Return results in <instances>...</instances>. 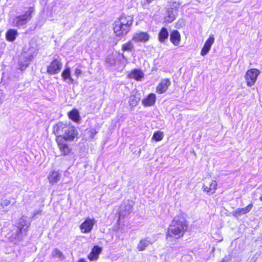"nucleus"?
Returning <instances> with one entry per match:
<instances>
[{"mask_svg":"<svg viewBox=\"0 0 262 262\" xmlns=\"http://www.w3.org/2000/svg\"><path fill=\"white\" fill-rule=\"evenodd\" d=\"M77 262H86L84 258H80L78 260Z\"/></svg>","mask_w":262,"mask_h":262,"instance_id":"nucleus-34","label":"nucleus"},{"mask_svg":"<svg viewBox=\"0 0 262 262\" xmlns=\"http://www.w3.org/2000/svg\"><path fill=\"white\" fill-rule=\"evenodd\" d=\"M102 248L98 245L94 246L88 255V258L90 261L97 260L99 257V254L102 252Z\"/></svg>","mask_w":262,"mask_h":262,"instance_id":"nucleus-15","label":"nucleus"},{"mask_svg":"<svg viewBox=\"0 0 262 262\" xmlns=\"http://www.w3.org/2000/svg\"><path fill=\"white\" fill-rule=\"evenodd\" d=\"M189 228L188 223L181 215L173 218L169 225L166 234V239L172 241L182 237Z\"/></svg>","mask_w":262,"mask_h":262,"instance_id":"nucleus-1","label":"nucleus"},{"mask_svg":"<svg viewBox=\"0 0 262 262\" xmlns=\"http://www.w3.org/2000/svg\"><path fill=\"white\" fill-rule=\"evenodd\" d=\"M52 133L56 137L55 140L60 137L65 138L69 136L78 135V132L74 126L62 121H59L53 125Z\"/></svg>","mask_w":262,"mask_h":262,"instance_id":"nucleus-3","label":"nucleus"},{"mask_svg":"<svg viewBox=\"0 0 262 262\" xmlns=\"http://www.w3.org/2000/svg\"><path fill=\"white\" fill-rule=\"evenodd\" d=\"M171 84V81L168 78L162 79L156 87V92L159 94L165 93Z\"/></svg>","mask_w":262,"mask_h":262,"instance_id":"nucleus-10","label":"nucleus"},{"mask_svg":"<svg viewBox=\"0 0 262 262\" xmlns=\"http://www.w3.org/2000/svg\"><path fill=\"white\" fill-rule=\"evenodd\" d=\"M96 223V221L94 218L86 217L79 225L81 232L84 234L90 233L93 229Z\"/></svg>","mask_w":262,"mask_h":262,"instance_id":"nucleus-8","label":"nucleus"},{"mask_svg":"<svg viewBox=\"0 0 262 262\" xmlns=\"http://www.w3.org/2000/svg\"><path fill=\"white\" fill-rule=\"evenodd\" d=\"M156 101V94L154 93H150L142 100V104L144 107H150L154 105Z\"/></svg>","mask_w":262,"mask_h":262,"instance_id":"nucleus-11","label":"nucleus"},{"mask_svg":"<svg viewBox=\"0 0 262 262\" xmlns=\"http://www.w3.org/2000/svg\"><path fill=\"white\" fill-rule=\"evenodd\" d=\"M28 66V64L24 63L22 62L19 63V69L21 71L25 70Z\"/></svg>","mask_w":262,"mask_h":262,"instance_id":"nucleus-32","label":"nucleus"},{"mask_svg":"<svg viewBox=\"0 0 262 262\" xmlns=\"http://www.w3.org/2000/svg\"><path fill=\"white\" fill-rule=\"evenodd\" d=\"M61 77L64 80H69L71 83H73L74 80L71 77V71L69 67H66L61 73Z\"/></svg>","mask_w":262,"mask_h":262,"instance_id":"nucleus-24","label":"nucleus"},{"mask_svg":"<svg viewBox=\"0 0 262 262\" xmlns=\"http://www.w3.org/2000/svg\"><path fill=\"white\" fill-rule=\"evenodd\" d=\"M61 59L54 58L47 67V72L49 75L58 74L62 68Z\"/></svg>","mask_w":262,"mask_h":262,"instance_id":"nucleus-6","label":"nucleus"},{"mask_svg":"<svg viewBox=\"0 0 262 262\" xmlns=\"http://www.w3.org/2000/svg\"><path fill=\"white\" fill-rule=\"evenodd\" d=\"M10 203H11V201L10 200L8 199H4L2 200L1 203H0V205L2 208H4L10 205Z\"/></svg>","mask_w":262,"mask_h":262,"instance_id":"nucleus-29","label":"nucleus"},{"mask_svg":"<svg viewBox=\"0 0 262 262\" xmlns=\"http://www.w3.org/2000/svg\"><path fill=\"white\" fill-rule=\"evenodd\" d=\"M106 62L110 63L111 62V59L110 58H106Z\"/></svg>","mask_w":262,"mask_h":262,"instance_id":"nucleus-35","label":"nucleus"},{"mask_svg":"<svg viewBox=\"0 0 262 262\" xmlns=\"http://www.w3.org/2000/svg\"><path fill=\"white\" fill-rule=\"evenodd\" d=\"M75 75L78 77L81 74V70L80 69H76L75 70Z\"/></svg>","mask_w":262,"mask_h":262,"instance_id":"nucleus-33","label":"nucleus"},{"mask_svg":"<svg viewBox=\"0 0 262 262\" xmlns=\"http://www.w3.org/2000/svg\"><path fill=\"white\" fill-rule=\"evenodd\" d=\"M52 256L54 257H58L61 259L64 258L62 253L57 249H55L52 252Z\"/></svg>","mask_w":262,"mask_h":262,"instance_id":"nucleus-27","label":"nucleus"},{"mask_svg":"<svg viewBox=\"0 0 262 262\" xmlns=\"http://www.w3.org/2000/svg\"><path fill=\"white\" fill-rule=\"evenodd\" d=\"M26 225V224L23 223H19L18 225L17 226L18 230L16 232V236L17 237H19V235L23 233V230H24V226Z\"/></svg>","mask_w":262,"mask_h":262,"instance_id":"nucleus-28","label":"nucleus"},{"mask_svg":"<svg viewBox=\"0 0 262 262\" xmlns=\"http://www.w3.org/2000/svg\"><path fill=\"white\" fill-rule=\"evenodd\" d=\"M214 42V37L213 34L209 35L208 38L205 41L204 46L201 51V55L205 56L210 51L211 47Z\"/></svg>","mask_w":262,"mask_h":262,"instance_id":"nucleus-13","label":"nucleus"},{"mask_svg":"<svg viewBox=\"0 0 262 262\" xmlns=\"http://www.w3.org/2000/svg\"><path fill=\"white\" fill-rule=\"evenodd\" d=\"M133 23L134 17L132 15L121 14L113 24V30L115 35L118 37L125 36L131 30Z\"/></svg>","mask_w":262,"mask_h":262,"instance_id":"nucleus-2","label":"nucleus"},{"mask_svg":"<svg viewBox=\"0 0 262 262\" xmlns=\"http://www.w3.org/2000/svg\"><path fill=\"white\" fill-rule=\"evenodd\" d=\"M259 200L262 201V195L259 197Z\"/></svg>","mask_w":262,"mask_h":262,"instance_id":"nucleus-36","label":"nucleus"},{"mask_svg":"<svg viewBox=\"0 0 262 262\" xmlns=\"http://www.w3.org/2000/svg\"><path fill=\"white\" fill-rule=\"evenodd\" d=\"M97 134V131L95 128H90L88 130V134L89 137L93 138Z\"/></svg>","mask_w":262,"mask_h":262,"instance_id":"nucleus-30","label":"nucleus"},{"mask_svg":"<svg viewBox=\"0 0 262 262\" xmlns=\"http://www.w3.org/2000/svg\"><path fill=\"white\" fill-rule=\"evenodd\" d=\"M181 40V36L178 30H174L170 32V41L174 46H179Z\"/></svg>","mask_w":262,"mask_h":262,"instance_id":"nucleus-16","label":"nucleus"},{"mask_svg":"<svg viewBox=\"0 0 262 262\" xmlns=\"http://www.w3.org/2000/svg\"><path fill=\"white\" fill-rule=\"evenodd\" d=\"M69 118L75 122H78L80 120L79 112L77 110L74 108L68 113Z\"/></svg>","mask_w":262,"mask_h":262,"instance_id":"nucleus-23","label":"nucleus"},{"mask_svg":"<svg viewBox=\"0 0 262 262\" xmlns=\"http://www.w3.org/2000/svg\"><path fill=\"white\" fill-rule=\"evenodd\" d=\"M60 178V174L57 171H52L48 176V179L51 185H54L57 183Z\"/></svg>","mask_w":262,"mask_h":262,"instance_id":"nucleus-19","label":"nucleus"},{"mask_svg":"<svg viewBox=\"0 0 262 262\" xmlns=\"http://www.w3.org/2000/svg\"><path fill=\"white\" fill-rule=\"evenodd\" d=\"M168 32L165 27H162L158 33V40L160 42H164L168 37Z\"/></svg>","mask_w":262,"mask_h":262,"instance_id":"nucleus-22","label":"nucleus"},{"mask_svg":"<svg viewBox=\"0 0 262 262\" xmlns=\"http://www.w3.org/2000/svg\"><path fill=\"white\" fill-rule=\"evenodd\" d=\"M149 39V35L148 33L145 32H139L135 33L132 40L137 42H145Z\"/></svg>","mask_w":262,"mask_h":262,"instance_id":"nucleus-14","label":"nucleus"},{"mask_svg":"<svg viewBox=\"0 0 262 262\" xmlns=\"http://www.w3.org/2000/svg\"><path fill=\"white\" fill-rule=\"evenodd\" d=\"M129 103V105L132 106H136L138 104V100H137L135 96H132L130 97Z\"/></svg>","mask_w":262,"mask_h":262,"instance_id":"nucleus-31","label":"nucleus"},{"mask_svg":"<svg viewBox=\"0 0 262 262\" xmlns=\"http://www.w3.org/2000/svg\"><path fill=\"white\" fill-rule=\"evenodd\" d=\"M217 181L210 176L206 177L203 179L202 190L208 195L215 193L217 189Z\"/></svg>","mask_w":262,"mask_h":262,"instance_id":"nucleus-5","label":"nucleus"},{"mask_svg":"<svg viewBox=\"0 0 262 262\" xmlns=\"http://www.w3.org/2000/svg\"><path fill=\"white\" fill-rule=\"evenodd\" d=\"M32 11H28L23 15H19L15 17L14 23V26L19 27L20 26H24L27 24L28 21L32 18Z\"/></svg>","mask_w":262,"mask_h":262,"instance_id":"nucleus-9","label":"nucleus"},{"mask_svg":"<svg viewBox=\"0 0 262 262\" xmlns=\"http://www.w3.org/2000/svg\"><path fill=\"white\" fill-rule=\"evenodd\" d=\"M134 49V45L131 41L129 40L126 42L123 43L121 46V50L123 52L132 51Z\"/></svg>","mask_w":262,"mask_h":262,"instance_id":"nucleus-25","label":"nucleus"},{"mask_svg":"<svg viewBox=\"0 0 262 262\" xmlns=\"http://www.w3.org/2000/svg\"><path fill=\"white\" fill-rule=\"evenodd\" d=\"M129 78H133L136 81H141L144 77V73L139 69H135L130 71L128 75Z\"/></svg>","mask_w":262,"mask_h":262,"instance_id":"nucleus-18","label":"nucleus"},{"mask_svg":"<svg viewBox=\"0 0 262 262\" xmlns=\"http://www.w3.org/2000/svg\"><path fill=\"white\" fill-rule=\"evenodd\" d=\"M77 136H69L64 138H58L55 140L57 147L62 156H70L73 154V148L68 141H73Z\"/></svg>","mask_w":262,"mask_h":262,"instance_id":"nucleus-4","label":"nucleus"},{"mask_svg":"<svg viewBox=\"0 0 262 262\" xmlns=\"http://www.w3.org/2000/svg\"><path fill=\"white\" fill-rule=\"evenodd\" d=\"M214 42V37L213 34L209 35L208 38L205 41L204 46L201 51V55L205 56L210 51L211 47Z\"/></svg>","mask_w":262,"mask_h":262,"instance_id":"nucleus-12","label":"nucleus"},{"mask_svg":"<svg viewBox=\"0 0 262 262\" xmlns=\"http://www.w3.org/2000/svg\"><path fill=\"white\" fill-rule=\"evenodd\" d=\"M150 244H152V243L148 238L141 239L137 246V249L139 251H143Z\"/></svg>","mask_w":262,"mask_h":262,"instance_id":"nucleus-21","label":"nucleus"},{"mask_svg":"<svg viewBox=\"0 0 262 262\" xmlns=\"http://www.w3.org/2000/svg\"><path fill=\"white\" fill-rule=\"evenodd\" d=\"M259 71L255 68L248 70L245 74V78L247 86L251 87L256 82L258 76L259 75Z\"/></svg>","mask_w":262,"mask_h":262,"instance_id":"nucleus-7","label":"nucleus"},{"mask_svg":"<svg viewBox=\"0 0 262 262\" xmlns=\"http://www.w3.org/2000/svg\"><path fill=\"white\" fill-rule=\"evenodd\" d=\"M253 204L251 203L244 208H238L233 212V215L235 217H238L243 214H247L251 210Z\"/></svg>","mask_w":262,"mask_h":262,"instance_id":"nucleus-17","label":"nucleus"},{"mask_svg":"<svg viewBox=\"0 0 262 262\" xmlns=\"http://www.w3.org/2000/svg\"><path fill=\"white\" fill-rule=\"evenodd\" d=\"M25 231H26V232L27 231V228H26V229H25Z\"/></svg>","mask_w":262,"mask_h":262,"instance_id":"nucleus-37","label":"nucleus"},{"mask_svg":"<svg viewBox=\"0 0 262 262\" xmlns=\"http://www.w3.org/2000/svg\"><path fill=\"white\" fill-rule=\"evenodd\" d=\"M17 35L18 32L16 30L14 29H8L5 34L6 39L8 41L13 42L16 39Z\"/></svg>","mask_w":262,"mask_h":262,"instance_id":"nucleus-20","label":"nucleus"},{"mask_svg":"<svg viewBox=\"0 0 262 262\" xmlns=\"http://www.w3.org/2000/svg\"><path fill=\"white\" fill-rule=\"evenodd\" d=\"M164 138V133L160 130L155 132L152 136V139L156 142L160 141Z\"/></svg>","mask_w":262,"mask_h":262,"instance_id":"nucleus-26","label":"nucleus"}]
</instances>
